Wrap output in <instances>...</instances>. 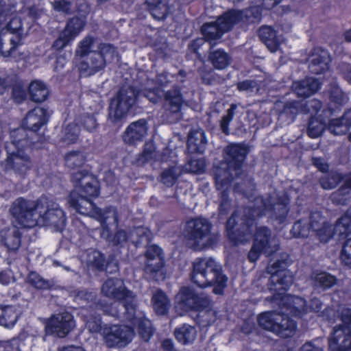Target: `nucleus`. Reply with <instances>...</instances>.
<instances>
[{"label":"nucleus","instance_id":"obj_32","mask_svg":"<svg viewBox=\"0 0 351 351\" xmlns=\"http://www.w3.org/2000/svg\"><path fill=\"white\" fill-rule=\"evenodd\" d=\"M21 311L15 306H0V326L11 328L16 323Z\"/></svg>","mask_w":351,"mask_h":351},{"label":"nucleus","instance_id":"obj_51","mask_svg":"<svg viewBox=\"0 0 351 351\" xmlns=\"http://www.w3.org/2000/svg\"><path fill=\"white\" fill-rule=\"evenodd\" d=\"M278 326H279V329L280 330H287V329H291V331L290 334L288 335H284L282 334H276L277 335L283 337V338H287L292 337L297 329L296 324L294 321L289 319L287 315H285L284 313L282 314V319H280V322H278Z\"/></svg>","mask_w":351,"mask_h":351},{"label":"nucleus","instance_id":"obj_43","mask_svg":"<svg viewBox=\"0 0 351 351\" xmlns=\"http://www.w3.org/2000/svg\"><path fill=\"white\" fill-rule=\"evenodd\" d=\"M335 231L339 236L351 233V210L343 215L335 224Z\"/></svg>","mask_w":351,"mask_h":351},{"label":"nucleus","instance_id":"obj_49","mask_svg":"<svg viewBox=\"0 0 351 351\" xmlns=\"http://www.w3.org/2000/svg\"><path fill=\"white\" fill-rule=\"evenodd\" d=\"M93 43L94 38L92 36H86L78 43L77 48L75 51L76 56L80 57V60L86 57V56L93 52L90 51V49Z\"/></svg>","mask_w":351,"mask_h":351},{"label":"nucleus","instance_id":"obj_33","mask_svg":"<svg viewBox=\"0 0 351 351\" xmlns=\"http://www.w3.org/2000/svg\"><path fill=\"white\" fill-rule=\"evenodd\" d=\"M151 302L154 311L159 315H165L171 306L170 300L166 293L159 289L153 293Z\"/></svg>","mask_w":351,"mask_h":351},{"label":"nucleus","instance_id":"obj_15","mask_svg":"<svg viewBox=\"0 0 351 351\" xmlns=\"http://www.w3.org/2000/svg\"><path fill=\"white\" fill-rule=\"evenodd\" d=\"M285 266L284 262L277 261L267 267V272L271 274V290L277 292L285 291L292 285L293 275L285 269Z\"/></svg>","mask_w":351,"mask_h":351},{"label":"nucleus","instance_id":"obj_7","mask_svg":"<svg viewBox=\"0 0 351 351\" xmlns=\"http://www.w3.org/2000/svg\"><path fill=\"white\" fill-rule=\"evenodd\" d=\"M30 145L27 134L23 128L10 131V142L5 145L8 154L7 165L16 173L23 175L32 167L29 157L24 149Z\"/></svg>","mask_w":351,"mask_h":351},{"label":"nucleus","instance_id":"obj_44","mask_svg":"<svg viewBox=\"0 0 351 351\" xmlns=\"http://www.w3.org/2000/svg\"><path fill=\"white\" fill-rule=\"evenodd\" d=\"M210 60L213 66L218 69H225L230 62L228 55L220 49L213 52L210 56Z\"/></svg>","mask_w":351,"mask_h":351},{"label":"nucleus","instance_id":"obj_29","mask_svg":"<svg viewBox=\"0 0 351 351\" xmlns=\"http://www.w3.org/2000/svg\"><path fill=\"white\" fill-rule=\"evenodd\" d=\"M258 34L262 41L271 52L278 51L280 44L284 41V39L278 36L276 31L269 26L260 28Z\"/></svg>","mask_w":351,"mask_h":351},{"label":"nucleus","instance_id":"obj_9","mask_svg":"<svg viewBox=\"0 0 351 351\" xmlns=\"http://www.w3.org/2000/svg\"><path fill=\"white\" fill-rule=\"evenodd\" d=\"M210 230V223L204 218L189 220L185 229L189 245L195 250H200L210 245L213 243Z\"/></svg>","mask_w":351,"mask_h":351},{"label":"nucleus","instance_id":"obj_57","mask_svg":"<svg viewBox=\"0 0 351 351\" xmlns=\"http://www.w3.org/2000/svg\"><path fill=\"white\" fill-rule=\"evenodd\" d=\"M237 108V106L235 104H232L230 108L227 110V114L224 115L221 121L220 126L222 131L226 134H229V128L228 125L232 121L234 117V112Z\"/></svg>","mask_w":351,"mask_h":351},{"label":"nucleus","instance_id":"obj_41","mask_svg":"<svg viewBox=\"0 0 351 351\" xmlns=\"http://www.w3.org/2000/svg\"><path fill=\"white\" fill-rule=\"evenodd\" d=\"M312 280L315 286L324 289H329L336 283L335 276L326 272L314 274L312 276Z\"/></svg>","mask_w":351,"mask_h":351},{"label":"nucleus","instance_id":"obj_28","mask_svg":"<svg viewBox=\"0 0 351 351\" xmlns=\"http://www.w3.org/2000/svg\"><path fill=\"white\" fill-rule=\"evenodd\" d=\"M69 204L77 212L82 215H88L92 217V211L97 209L90 199H86L83 195L79 196L76 191H73L69 197Z\"/></svg>","mask_w":351,"mask_h":351},{"label":"nucleus","instance_id":"obj_36","mask_svg":"<svg viewBox=\"0 0 351 351\" xmlns=\"http://www.w3.org/2000/svg\"><path fill=\"white\" fill-rule=\"evenodd\" d=\"M0 240L10 250H16L21 244L20 234L16 228L1 232Z\"/></svg>","mask_w":351,"mask_h":351},{"label":"nucleus","instance_id":"obj_21","mask_svg":"<svg viewBox=\"0 0 351 351\" xmlns=\"http://www.w3.org/2000/svg\"><path fill=\"white\" fill-rule=\"evenodd\" d=\"M282 319V314L276 311H268L261 313L258 318V324L263 329L271 331L275 334L288 335L291 329L280 330L278 322Z\"/></svg>","mask_w":351,"mask_h":351},{"label":"nucleus","instance_id":"obj_19","mask_svg":"<svg viewBox=\"0 0 351 351\" xmlns=\"http://www.w3.org/2000/svg\"><path fill=\"white\" fill-rule=\"evenodd\" d=\"M311 228L315 232L321 242H328L334 234H337L335 226L328 224L319 212H314L311 215Z\"/></svg>","mask_w":351,"mask_h":351},{"label":"nucleus","instance_id":"obj_26","mask_svg":"<svg viewBox=\"0 0 351 351\" xmlns=\"http://www.w3.org/2000/svg\"><path fill=\"white\" fill-rule=\"evenodd\" d=\"M321 82L319 79L307 77L302 81L295 82L293 88L299 97H309L314 94L320 87Z\"/></svg>","mask_w":351,"mask_h":351},{"label":"nucleus","instance_id":"obj_13","mask_svg":"<svg viewBox=\"0 0 351 351\" xmlns=\"http://www.w3.org/2000/svg\"><path fill=\"white\" fill-rule=\"evenodd\" d=\"M75 327L73 315L64 311L53 315L48 320L45 330L47 334L64 337Z\"/></svg>","mask_w":351,"mask_h":351},{"label":"nucleus","instance_id":"obj_56","mask_svg":"<svg viewBox=\"0 0 351 351\" xmlns=\"http://www.w3.org/2000/svg\"><path fill=\"white\" fill-rule=\"evenodd\" d=\"M341 178V176L339 173H332L323 177L320 180V184L324 189H332L337 186Z\"/></svg>","mask_w":351,"mask_h":351},{"label":"nucleus","instance_id":"obj_64","mask_svg":"<svg viewBox=\"0 0 351 351\" xmlns=\"http://www.w3.org/2000/svg\"><path fill=\"white\" fill-rule=\"evenodd\" d=\"M19 346V339H12L10 341L4 342L0 344V351H21Z\"/></svg>","mask_w":351,"mask_h":351},{"label":"nucleus","instance_id":"obj_42","mask_svg":"<svg viewBox=\"0 0 351 351\" xmlns=\"http://www.w3.org/2000/svg\"><path fill=\"white\" fill-rule=\"evenodd\" d=\"M145 2L154 18L158 20L165 18L167 9L162 0H145Z\"/></svg>","mask_w":351,"mask_h":351},{"label":"nucleus","instance_id":"obj_62","mask_svg":"<svg viewBox=\"0 0 351 351\" xmlns=\"http://www.w3.org/2000/svg\"><path fill=\"white\" fill-rule=\"evenodd\" d=\"M53 8L55 11L67 14L71 10V3L66 0H58L51 3Z\"/></svg>","mask_w":351,"mask_h":351},{"label":"nucleus","instance_id":"obj_17","mask_svg":"<svg viewBox=\"0 0 351 351\" xmlns=\"http://www.w3.org/2000/svg\"><path fill=\"white\" fill-rule=\"evenodd\" d=\"M331 351H346L351 348V331L350 326H338L333 330L328 340Z\"/></svg>","mask_w":351,"mask_h":351},{"label":"nucleus","instance_id":"obj_27","mask_svg":"<svg viewBox=\"0 0 351 351\" xmlns=\"http://www.w3.org/2000/svg\"><path fill=\"white\" fill-rule=\"evenodd\" d=\"M92 217L99 221L104 229H108L109 226L117 227L118 225L117 213L113 207L107 208L104 211L97 208L92 211Z\"/></svg>","mask_w":351,"mask_h":351},{"label":"nucleus","instance_id":"obj_20","mask_svg":"<svg viewBox=\"0 0 351 351\" xmlns=\"http://www.w3.org/2000/svg\"><path fill=\"white\" fill-rule=\"evenodd\" d=\"M148 127L144 119H140L131 123L125 130L123 141L128 145H135L147 134Z\"/></svg>","mask_w":351,"mask_h":351},{"label":"nucleus","instance_id":"obj_53","mask_svg":"<svg viewBox=\"0 0 351 351\" xmlns=\"http://www.w3.org/2000/svg\"><path fill=\"white\" fill-rule=\"evenodd\" d=\"M348 189H351V174L347 178L344 186L332 195V201L338 204H344L347 200Z\"/></svg>","mask_w":351,"mask_h":351},{"label":"nucleus","instance_id":"obj_46","mask_svg":"<svg viewBox=\"0 0 351 351\" xmlns=\"http://www.w3.org/2000/svg\"><path fill=\"white\" fill-rule=\"evenodd\" d=\"M65 162L69 168L81 167L85 162V156L80 152H70L65 156Z\"/></svg>","mask_w":351,"mask_h":351},{"label":"nucleus","instance_id":"obj_25","mask_svg":"<svg viewBox=\"0 0 351 351\" xmlns=\"http://www.w3.org/2000/svg\"><path fill=\"white\" fill-rule=\"evenodd\" d=\"M21 40L20 36H15L14 34L8 32L1 34L0 53L4 57L14 56L16 47L21 45Z\"/></svg>","mask_w":351,"mask_h":351},{"label":"nucleus","instance_id":"obj_1","mask_svg":"<svg viewBox=\"0 0 351 351\" xmlns=\"http://www.w3.org/2000/svg\"><path fill=\"white\" fill-rule=\"evenodd\" d=\"M276 201V197L263 199L257 197L254 200V206H250L245 209L244 218L239 219V227L235 228L237 223L236 219L238 217V211L232 215L228 219L226 225L228 236L232 241L239 243H244L251 239L252 228L254 225V217L256 216L265 215L269 214L271 219L276 221L278 223L282 224L285 222L287 214V205L289 202L287 197L278 199Z\"/></svg>","mask_w":351,"mask_h":351},{"label":"nucleus","instance_id":"obj_48","mask_svg":"<svg viewBox=\"0 0 351 351\" xmlns=\"http://www.w3.org/2000/svg\"><path fill=\"white\" fill-rule=\"evenodd\" d=\"M181 173L180 167H172L165 170L161 174V181L165 185L170 186L175 184Z\"/></svg>","mask_w":351,"mask_h":351},{"label":"nucleus","instance_id":"obj_3","mask_svg":"<svg viewBox=\"0 0 351 351\" xmlns=\"http://www.w3.org/2000/svg\"><path fill=\"white\" fill-rule=\"evenodd\" d=\"M101 292L106 297L123 301V304H121L124 309L123 313L117 311V308L121 305L117 302L111 304L110 306H101L104 312L130 322L132 326L137 328L141 337L147 341L153 334L151 322L144 317L142 313L137 311L135 295L126 289L123 282L119 278H109L103 284Z\"/></svg>","mask_w":351,"mask_h":351},{"label":"nucleus","instance_id":"obj_58","mask_svg":"<svg viewBox=\"0 0 351 351\" xmlns=\"http://www.w3.org/2000/svg\"><path fill=\"white\" fill-rule=\"evenodd\" d=\"M99 51L97 53H100L105 59V63L114 59L116 55L114 48L110 44H101L99 47Z\"/></svg>","mask_w":351,"mask_h":351},{"label":"nucleus","instance_id":"obj_35","mask_svg":"<svg viewBox=\"0 0 351 351\" xmlns=\"http://www.w3.org/2000/svg\"><path fill=\"white\" fill-rule=\"evenodd\" d=\"M176 339L182 344L193 343L197 337V330L195 327L184 324L177 328L174 331Z\"/></svg>","mask_w":351,"mask_h":351},{"label":"nucleus","instance_id":"obj_39","mask_svg":"<svg viewBox=\"0 0 351 351\" xmlns=\"http://www.w3.org/2000/svg\"><path fill=\"white\" fill-rule=\"evenodd\" d=\"M85 23L84 18L73 17L69 21L63 30L73 40L84 29Z\"/></svg>","mask_w":351,"mask_h":351},{"label":"nucleus","instance_id":"obj_47","mask_svg":"<svg viewBox=\"0 0 351 351\" xmlns=\"http://www.w3.org/2000/svg\"><path fill=\"white\" fill-rule=\"evenodd\" d=\"M325 123L319 118H312L308 127V134L311 138L319 137L325 130Z\"/></svg>","mask_w":351,"mask_h":351},{"label":"nucleus","instance_id":"obj_61","mask_svg":"<svg viewBox=\"0 0 351 351\" xmlns=\"http://www.w3.org/2000/svg\"><path fill=\"white\" fill-rule=\"evenodd\" d=\"M261 241L260 236L256 239H254L253 246L248 254V258L251 262L256 261L261 253H265V250L263 249V247H259L258 245Z\"/></svg>","mask_w":351,"mask_h":351},{"label":"nucleus","instance_id":"obj_37","mask_svg":"<svg viewBox=\"0 0 351 351\" xmlns=\"http://www.w3.org/2000/svg\"><path fill=\"white\" fill-rule=\"evenodd\" d=\"M188 147L193 152L202 153L206 144L205 132L202 130L191 131L188 137Z\"/></svg>","mask_w":351,"mask_h":351},{"label":"nucleus","instance_id":"obj_40","mask_svg":"<svg viewBox=\"0 0 351 351\" xmlns=\"http://www.w3.org/2000/svg\"><path fill=\"white\" fill-rule=\"evenodd\" d=\"M183 100L179 90H173L167 92L165 95V105L168 110L173 112H178L180 110Z\"/></svg>","mask_w":351,"mask_h":351},{"label":"nucleus","instance_id":"obj_45","mask_svg":"<svg viewBox=\"0 0 351 351\" xmlns=\"http://www.w3.org/2000/svg\"><path fill=\"white\" fill-rule=\"evenodd\" d=\"M80 128L75 123H71L65 126L62 130V139L65 143H75L79 137Z\"/></svg>","mask_w":351,"mask_h":351},{"label":"nucleus","instance_id":"obj_55","mask_svg":"<svg viewBox=\"0 0 351 351\" xmlns=\"http://www.w3.org/2000/svg\"><path fill=\"white\" fill-rule=\"evenodd\" d=\"M8 32L14 34L15 36H20L23 38L26 33L22 27L21 19L17 16L12 17L7 25Z\"/></svg>","mask_w":351,"mask_h":351},{"label":"nucleus","instance_id":"obj_14","mask_svg":"<svg viewBox=\"0 0 351 351\" xmlns=\"http://www.w3.org/2000/svg\"><path fill=\"white\" fill-rule=\"evenodd\" d=\"M282 300L289 313L295 316L302 317L308 312H318L322 307V303L317 298H313L308 305L303 298L291 295H283Z\"/></svg>","mask_w":351,"mask_h":351},{"label":"nucleus","instance_id":"obj_11","mask_svg":"<svg viewBox=\"0 0 351 351\" xmlns=\"http://www.w3.org/2000/svg\"><path fill=\"white\" fill-rule=\"evenodd\" d=\"M241 19V12L229 11L219 17L215 22L204 24L202 27V34L207 40H213L218 39L225 32L229 31Z\"/></svg>","mask_w":351,"mask_h":351},{"label":"nucleus","instance_id":"obj_24","mask_svg":"<svg viewBox=\"0 0 351 351\" xmlns=\"http://www.w3.org/2000/svg\"><path fill=\"white\" fill-rule=\"evenodd\" d=\"M47 121L46 112L42 108H35L29 112L25 118L23 125L27 129L36 132Z\"/></svg>","mask_w":351,"mask_h":351},{"label":"nucleus","instance_id":"obj_2","mask_svg":"<svg viewBox=\"0 0 351 351\" xmlns=\"http://www.w3.org/2000/svg\"><path fill=\"white\" fill-rule=\"evenodd\" d=\"M10 211L24 228L43 225L61 231L66 223L64 211L51 198L46 196L41 197L36 202L18 198L13 202Z\"/></svg>","mask_w":351,"mask_h":351},{"label":"nucleus","instance_id":"obj_18","mask_svg":"<svg viewBox=\"0 0 351 351\" xmlns=\"http://www.w3.org/2000/svg\"><path fill=\"white\" fill-rule=\"evenodd\" d=\"M105 66V59L97 51L92 52L80 60L77 65L80 73L85 77L95 75Z\"/></svg>","mask_w":351,"mask_h":351},{"label":"nucleus","instance_id":"obj_12","mask_svg":"<svg viewBox=\"0 0 351 351\" xmlns=\"http://www.w3.org/2000/svg\"><path fill=\"white\" fill-rule=\"evenodd\" d=\"M145 256V271L147 275L156 281L164 280L167 272L162 250L157 245H150L147 250Z\"/></svg>","mask_w":351,"mask_h":351},{"label":"nucleus","instance_id":"obj_4","mask_svg":"<svg viewBox=\"0 0 351 351\" xmlns=\"http://www.w3.org/2000/svg\"><path fill=\"white\" fill-rule=\"evenodd\" d=\"M226 162L215 169V183L221 202L219 205L220 212H223L228 204V192L230 191L233 176L241 173V167L248 153L246 145L241 143L231 144L225 149Z\"/></svg>","mask_w":351,"mask_h":351},{"label":"nucleus","instance_id":"obj_59","mask_svg":"<svg viewBox=\"0 0 351 351\" xmlns=\"http://www.w3.org/2000/svg\"><path fill=\"white\" fill-rule=\"evenodd\" d=\"M341 260L346 266L351 267V238L348 239L343 245Z\"/></svg>","mask_w":351,"mask_h":351},{"label":"nucleus","instance_id":"obj_23","mask_svg":"<svg viewBox=\"0 0 351 351\" xmlns=\"http://www.w3.org/2000/svg\"><path fill=\"white\" fill-rule=\"evenodd\" d=\"M260 236L259 247H263L265 254L270 255L278 249L279 242L276 237L271 234V231L266 227L258 228L255 234L254 239Z\"/></svg>","mask_w":351,"mask_h":351},{"label":"nucleus","instance_id":"obj_16","mask_svg":"<svg viewBox=\"0 0 351 351\" xmlns=\"http://www.w3.org/2000/svg\"><path fill=\"white\" fill-rule=\"evenodd\" d=\"M72 180L75 184V190L79 196L83 195L86 199L96 197L99 195L98 184L95 178L90 174L84 171L73 173Z\"/></svg>","mask_w":351,"mask_h":351},{"label":"nucleus","instance_id":"obj_50","mask_svg":"<svg viewBox=\"0 0 351 351\" xmlns=\"http://www.w3.org/2000/svg\"><path fill=\"white\" fill-rule=\"evenodd\" d=\"M86 262L88 265L95 267L100 270L104 267L105 260L104 256L99 251L90 250L87 253Z\"/></svg>","mask_w":351,"mask_h":351},{"label":"nucleus","instance_id":"obj_30","mask_svg":"<svg viewBox=\"0 0 351 351\" xmlns=\"http://www.w3.org/2000/svg\"><path fill=\"white\" fill-rule=\"evenodd\" d=\"M258 34L262 41L271 52L278 51L280 44L284 41V39L278 36L276 31L269 26L260 28Z\"/></svg>","mask_w":351,"mask_h":351},{"label":"nucleus","instance_id":"obj_63","mask_svg":"<svg viewBox=\"0 0 351 351\" xmlns=\"http://www.w3.org/2000/svg\"><path fill=\"white\" fill-rule=\"evenodd\" d=\"M330 98L335 103L341 104L345 100V96L337 85L333 84L330 90Z\"/></svg>","mask_w":351,"mask_h":351},{"label":"nucleus","instance_id":"obj_6","mask_svg":"<svg viewBox=\"0 0 351 351\" xmlns=\"http://www.w3.org/2000/svg\"><path fill=\"white\" fill-rule=\"evenodd\" d=\"M81 314L86 318V326L91 332L100 330L108 347H124L132 341L134 337L133 330L128 326L113 324L101 327L99 315L88 316L86 309H82Z\"/></svg>","mask_w":351,"mask_h":351},{"label":"nucleus","instance_id":"obj_10","mask_svg":"<svg viewBox=\"0 0 351 351\" xmlns=\"http://www.w3.org/2000/svg\"><path fill=\"white\" fill-rule=\"evenodd\" d=\"M136 94L130 86L121 88L111 100L109 108V118L114 123L124 119L134 104Z\"/></svg>","mask_w":351,"mask_h":351},{"label":"nucleus","instance_id":"obj_5","mask_svg":"<svg viewBox=\"0 0 351 351\" xmlns=\"http://www.w3.org/2000/svg\"><path fill=\"white\" fill-rule=\"evenodd\" d=\"M192 281L199 287L214 286L213 293L222 294L228 278L222 274L221 266L210 257L197 258L193 262Z\"/></svg>","mask_w":351,"mask_h":351},{"label":"nucleus","instance_id":"obj_22","mask_svg":"<svg viewBox=\"0 0 351 351\" xmlns=\"http://www.w3.org/2000/svg\"><path fill=\"white\" fill-rule=\"evenodd\" d=\"M330 61V56L326 51L315 48L309 57V69L313 73H322L328 69Z\"/></svg>","mask_w":351,"mask_h":351},{"label":"nucleus","instance_id":"obj_54","mask_svg":"<svg viewBox=\"0 0 351 351\" xmlns=\"http://www.w3.org/2000/svg\"><path fill=\"white\" fill-rule=\"evenodd\" d=\"M310 228L307 221L299 220L293 226L291 234L295 237H305L308 235Z\"/></svg>","mask_w":351,"mask_h":351},{"label":"nucleus","instance_id":"obj_38","mask_svg":"<svg viewBox=\"0 0 351 351\" xmlns=\"http://www.w3.org/2000/svg\"><path fill=\"white\" fill-rule=\"evenodd\" d=\"M31 99L35 102L44 101L49 94L46 85L40 81H34L29 86Z\"/></svg>","mask_w":351,"mask_h":351},{"label":"nucleus","instance_id":"obj_8","mask_svg":"<svg viewBox=\"0 0 351 351\" xmlns=\"http://www.w3.org/2000/svg\"><path fill=\"white\" fill-rule=\"evenodd\" d=\"M175 302L176 308L184 311H199L202 324H210L215 320L216 312L212 308L208 298L203 293H197L193 289L182 287L176 295Z\"/></svg>","mask_w":351,"mask_h":351},{"label":"nucleus","instance_id":"obj_52","mask_svg":"<svg viewBox=\"0 0 351 351\" xmlns=\"http://www.w3.org/2000/svg\"><path fill=\"white\" fill-rule=\"evenodd\" d=\"M27 281L33 287L39 289H47L51 285L48 280H45L36 272H30L27 276Z\"/></svg>","mask_w":351,"mask_h":351},{"label":"nucleus","instance_id":"obj_60","mask_svg":"<svg viewBox=\"0 0 351 351\" xmlns=\"http://www.w3.org/2000/svg\"><path fill=\"white\" fill-rule=\"evenodd\" d=\"M72 41L73 40L69 37V36L62 30L60 33L58 38L54 41L52 47L56 50H61L69 45Z\"/></svg>","mask_w":351,"mask_h":351},{"label":"nucleus","instance_id":"obj_34","mask_svg":"<svg viewBox=\"0 0 351 351\" xmlns=\"http://www.w3.org/2000/svg\"><path fill=\"white\" fill-rule=\"evenodd\" d=\"M351 127V111L346 112L340 119H332L328 124L329 131L335 135L346 134Z\"/></svg>","mask_w":351,"mask_h":351},{"label":"nucleus","instance_id":"obj_31","mask_svg":"<svg viewBox=\"0 0 351 351\" xmlns=\"http://www.w3.org/2000/svg\"><path fill=\"white\" fill-rule=\"evenodd\" d=\"M258 34L262 41L271 52L278 51L280 44L284 41V39L278 36L276 31L269 26L260 28Z\"/></svg>","mask_w":351,"mask_h":351}]
</instances>
